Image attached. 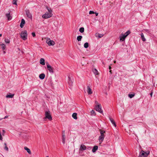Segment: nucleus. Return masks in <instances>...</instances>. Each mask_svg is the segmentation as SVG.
Wrapping results in <instances>:
<instances>
[{
    "label": "nucleus",
    "mask_w": 157,
    "mask_h": 157,
    "mask_svg": "<svg viewBox=\"0 0 157 157\" xmlns=\"http://www.w3.org/2000/svg\"><path fill=\"white\" fill-rule=\"evenodd\" d=\"M84 47L85 48H87L89 46V44L87 42L85 43L84 45Z\"/></svg>",
    "instance_id": "7c9ffc66"
},
{
    "label": "nucleus",
    "mask_w": 157,
    "mask_h": 157,
    "mask_svg": "<svg viewBox=\"0 0 157 157\" xmlns=\"http://www.w3.org/2000/svg\"><path fill=\"white\" fill-rule=\"evenodd\" d=\"M114 63H116V61H114Z\"/></svg>",
    "instance_id": "5fc2aeb1"
},
{
    "label": "nucleus",
    "mask_w": 157,
    "mask_h": 157,
    "mask_svg": "<svg viewBox=\"0 0 157 157\" xmlns=\"http://www.w3.org/2000/svg\"><path fill=\"white\" fill-rule=\"evenodd\" d=\"M3 132H5V130H3Z\"/></svg>",
    "instance_id": "3c124183"
},
{
    "label": "nucleus",
    "mask_w": 157,
    "mask_h": 157,
    "mask_svg": "<svg viewBox=\"0 0 157 157\" xmlns=\"http://www.w3.org/2000/svg\"><path fill=\"white\" fill-rule=\"evenodd\" d=\"M10 12L9 13H6V16L8 20H11L12 18V16L10 15Z\"/></svg>",
    "instance_id": "4468645a"
},
{
    "label": "nucleus",
    "mask_w": 157,
    "mask_h": 157,
    "mask_svg": "<svg viewBox=\"0 0 157 157\" xmlns=\"http://www.w3.org/2000/svg\"><path fill=\"white\" fill-rule=\"evenodd\" d=\"M62 136H65V131H63Z\"/></svg>",
    "instance_id": "ea45409f"
},
{
    "label": "nucleus",
    "mask_w": 157,
    "mask_h": 157,
    "mask_svg": "<svg viewBox=\"0 0 157 157\" xmlns=\"http://www.w3.org/2000/svg\"><path fill=\"white\" fill-rule=\"evenodd\" d=\"M134 96H135V94H129L128 95V97L130 98H132L133 97H134Z\"/></svg>",
    "instance_id": "2f4dec72"
},
{
    "label": "nucleus",
    "mask_w": 157,
    "mask_h": 157,
    "mask_svg": "<svg viewBox=\"0 0 157 157\" xmlns=\"http://www.w3.org/2000/svg\"><path fill=\"white\" fill-rule=\"evenodd\" d=\"M20 35L23 40H26L27 39V31L26 30L22 31Z\"/></svg>",
    "instance_id": "7ed1b4c3"
},
{
    "label": "nucleus",
    "mask_w": 157,
    "mask_h": 157,
    "mask_svg": "<svg viewBox=\"0 0 157 157\" xmlns=\"http://www.w3.org/2000/svg\"><path fill=\"white\" fill-rule=\"evenodd\" d=\"M14 95V94H12L11 93H10L9 94L6 95V98H13V97Z\"/></svg>",
    "instance_id": "a211bd4d"
},
{
    "label": "nucleus",
    "mask_w": 157,
    "mask_h": 157,
    "mask_svg": "<svg viewBox=\"0 0 157 157\" xmlns=\"http://www.w3.org/2000/svg\"><path fill=\"white\" fill-rule=\"evenodd\" d=\"M25 24V21L24 19H22L21 20V22L20 25V26L21 28H22Z\"/></svg>",
    "instance_id": "ddd939ff"
},
{
    "label": "nucleus",
    "mask_w": 157,
    "mask_h": 157,
    "mask_svg": "<svg viewBox=\"0 0 157 157\" xmlns=\"http://www.w3.org/2000/svg\"><path fill=\"white\" fill-rule=\"evenodd\" d=\"M87 92L88 94H92L93 92L92 91V90L91 89L90 86H87Z\"/></svg>",
    "instance_id": "1a4fd4ad"
},
{
    "label": "nucleus",
    "mask_w": 157,
    "mask_h": 157,
    "mask_svg": "<svg viewBox=\"0 0 157 157\" xmlns=\"http://www.w3.org/2000/svg\"><path fill=\"white\" fill-rule=\"evenodd\" d=\"M109 72L111 74H112V71L111 70H110L109 71Z\"/></svg>",
    "instance_id": "c03bdc74"
},
{
    "label": "nucleus",
    "mask_w": 157,
    "mask_h": 157,
    "mask_svg": "<svg viewBox=\"0 0 157 157\" xmlns=\"http://www.w3.org/2000/svg\"><path fill=\"white\" fill-rule=\"evenodd\" d=\"M95 109L97 111H98L101 113H103V111L101 109V105H96L95 107Z\"/></svg>",
    "instance_id": "0eeeda50"
},
{
    "label": "nucleus",
    "mask_w": 157,
    "mask_h": 157,
    "mask_svg": "<svg viewBox=\"0 0 157 157\" xmlns=\"http://www.w3.org/2000/svg\"><path fill=\"white\" fill-rule=\"evenodd\" d=\"M123 35H124L126 36V37L128 35L127 34V33H126V32L124 34H123Z\"/></svg>",
    "instance_id": "79ce46f5"
},
{
    "label": "nucleus",
    "mask_w": 157,
    "mask_h": 157,
    "mask_svg": "<svg viewBox=\"0 0 157 157\" xmlns=\"http://www.w3.org/2000/svg\"><path fill=\"white\" fill-rule=\"evenodd\" d=\"M103 35H104L102 34H98V37L99 38H101V37H102Z\"/></svg>",
    "instance_id": "f704fd0d"
},
{
    "label": "nucleus",
    "mask_w": 157,
    "mask_h": 157,
    "mask_svg": "<svg viewBox=\"0 0 157 157\" xmlns=\"http://www.w3.org/2000/svg\"><path fill=\"white\" fill-rule=\"evenodd\" d=\"M95 104L96 105H100V104H99L98 103V102L96 101H95Z\"/></svg>",
    "instance_id": "a19ab883"
},
{
    "label": "nucleus",
    "mask_w": 157,
    "mask_h": 157,
    "mask_svg": "<svg viewBox=\"0 0 157 157\" xmlns=\"http://www.w3.org/2000/svg\"><path fill=\"white\" fill-rule=\"evenodd\" d=\"M82 38V36H77V39L78 41H80L81 40Z\"/></svg>",
    "instance_id": "a878e982"
},
{
    "label": "nucleus",
    "mask_w": 157,
    "mask_h": 157,
    "mask_svg": "<svg viewBox=\"0 0 157 157\" xmlns=\"http://www.w3.org/2000/svg\"><path fill=\"white\" fill-rule=\"evenodd\" d=\"M0 45L1 46L3 50H4L6 49V46L4 44H0Z\"/></svg>",
    "instance_id": "b1692460"
},
{
    "label": "nucleus",
    "mask_w": 157,
    "mask_h": 157,
    "mask_svg": "<svg viewBox=\"0 0 157 157\" xmlns=\"http://www.w3.org/2000/svg\"><path fill=\"white\" fill-rule=\"evenodd\" d=\"M86 147L83 144H82L81 145L80 147L79 148V150L81 151H83L86 149Z\"/></svg>",
    "instance_id": "9d476101"
},
{
    "label": "nucleus",
    "mask_w": 157,
    "mask_h": 157,
    "mask_svg": "<svg viewBox=\"0 0 157 157\" xmlns=\"http://www.w3.org/2000/svg\"><path fill=\"white\" fill-rule=\"evenodd\" d=\"M119 37L120 38V41H122L125 40L126 37L124 35L122 34L120 35Z\"/></svg>",
    "instance_id": "9b49d317"
},
{
    "label": "nucleus",
    "mask_w": 157,
    "mask_h": 157,
    "mask_svg": "<svg viewBox=\"0 0 157 157\" xmlns=\"http://www.w3.org/2000/svg\"><path fill=\"white\" fill-rule=\"evenodd\" d=\"M39 78L41 79H43L45 77V75L44 74H40L39 76Z\"/></svg>",
    "instance_id": "f3484780"
},
{
    "label": "nucleus",
    "mask_w": 157,
    "mask_h": 157,
    "mask_svg": "<svg viewBox=\"0 0 157 157\" xmlns=\"http://www.w3.org/2000/svg\"><path fill=\"white\" fill-rule=\"evenodd\" d=\"M111 69V67H110V66H109V70H110Z\"/></svg>",
    "instance_id": "49530a36"
},
{
    "label": "nucleus",
    "mask_w": 157,
    "mask_h": 157,
    "mask_svg": "<svg viewBox=\"0 0 157 157\" xmlns=\"http://www.w3.org/2000/svg\"><path fill=\"white\" fill-rule=\"evenodd\" d=\"M77 113H74L72 115V117L74 119H77Z\"/></svg>",
    "instance_id": "5701e85b"
},
{
    "label": "nucleus",
    "mask_w": 157,
    "mask_h": 157,
    "mask_svg": "<svg viewBox=\"0 0 157 157\" xmlns=\"http://www.w3.org/2000/svg\"><path fill=\"white\" fill-rule=\"evenodd\" d=\"M45 118L48 119L49 120H52V117L50 114V112L49 110L46 111L45 112Z\"/></svg>",
    "instance_id": "20e7f679"
},
{
    "label": "nucleus",
    "mask_w": 157,
    "mask_h": 157,
    "mask_svg": "<svg viewBox=\"0 0 157 157\" xmlns=\"http://www.w3.org/2000/svg\"><path fill=\"white\" fill-rule=\"evenodd\" d=\"M4 144V145H5V147H4V149H5V150H6V151H8V150H9V148H8L7 147V146H6V143H5Z\"/></svg>",
    "instance_id": "c756f323"
},
{
    "label": "nucleus",
    "mask_w": 157,
    "mask_h": 157,
    "mask_svg": "<svg viewBox=\"0 0 157 157\" xmlns=\"http://www.w3.org/2000/svg\"><path fill=\"white\" fill-rule=\"evenodd\" d=\"M46 157H49L48 156H46Z\"/></svg>",
    "instance_id": "603ef678"
},
{
    "label": "nucleus",
    "mask_w": 157,
    "mask_h": 157,
    "mask_svg": "<svg viewBox=\"0 0 157 157\" xmlns=\"http://www.w3.org/2000/svg\"><path fill=\"white\" fill-rule=\"evenodd\" d=\"M13 4L17 5V0H13Z\"/></svg>",
    "instance_id": "c9c22d12"
},
{
    "label": "nucleus",
    "mask_w": 157,
    "mask_h": 157,
    "mask_svg": "<svg viewBox=\"0 0 157 157\" xmlns=\"http://www.w3.org/2000/svg\"><path fill=\"white\" fill-rule=\"evenodd\" d=\"M32 34L33 37H35L36 36V34L35 33H32Z\"/></svg>",
    "instance_id": "58836bf2"
},
{
    "label": "nucleus",
    "mask_w": 157,
    "mask_h": 157,
    "mask_svg": "<svg viewBox=\"0 0 157 157\" xmlns=\"http://www.w3.org/2000/svg\"><path fill=\"white\" fill-rule=\"evenodd\" d=\"M26 15L27 17L29 18L32 19V15L30 13L29 10H26L25 11Z\"/></svg>",
    "instance_id": "6e6552de"
},
{
    "label": "nucleus",
    "mask_w": 157,
    "mask_h": 157,
    "mask_svg": "<svg viewBox=\"0 0 157 157\" xmlns=\"http://www.w3.org/2000/svg\"><path fill=\"white\" fill-rule=\"evenodd\" d=\"M24 148L27 151L29 154H31V152L30 149L29 148H27L26 147H25Z\"/></svg>",
    "instance_id": "aec40b11"
},
{
    "label": "nucleus",
    "mask_w": 157,
    "mask_h": 157,
    "mask_svg": "<svg viewBox=\"0 0 157 157\" xmlns=\"http://www.w3.org/2000/svg\"><path fill=\"white\" fill-rule=\"evenodd\" d=\"M95 15H96V16H98V13L95 12Z\"/></svg>",
    "instance_id": "37998d69"
},
{
    "label": "nucleus",
    "mask_w": 157,
    "mask_h": 157,
    "mask_svg": "<svg viewBox=\"0 0 157 157\" xmlns=\"http://www.w3.org/2000/svg\"><path fill=\"white\" fill-rule=\"evenodd\" d=\"M104 137H105L104 136H103L102 135H101L99 137V140L100 141H101V142H102L103 141V140L104 139Z\"/></svg>",
    "instance_id": "6ab92c4d"
},
{
    "label": "nucleus",
    "mask_w": 157,
    "mask_h": 157,
    "mask_svg": "<svg viewBox=\"0 0 157 157\" xmlns=\"http://www.w3.org/2000/svg\"><path fill=\"white\" fill-rule=\"evenodd\" d=\"M98 149V146H95L94 147L92 151L93 152H95Z\"/></svg>",
    "instance_id": "412c9836"
},
{
    "label": "nucleus",
    "mask_w": 157,
    "mask_h": 157,
    "mask_svg": "<svg viewBox=\"0 0 157 157\" xmlns=\"http://www.w3.org/2000/svg\"><path fill=\"white\" fill-rule=\"evenodd\" d=\"M145 30L146 32H148V29H145Z\"/></svg>",
    "instance_id": "09e8293b"
},
{
    "label": "nucleus",
    "mask_w": 157,
    "mask_h": 157,
    "mask_svg": "<svg viewBox=\"0 0 157 157\" xmlns=\"http://www.w3.org/2000/svg\"><path fill=\"white\" fill-rule=\"evenodd\" d=\"M141 36L142 40L143 41H145L146 40L144 36V35L143 33H141Z\"/></svg>",
    "instance_id": "4be33fe9"
},
{
    "label": "nucleus",
    "mask_w": 157,
    "mask_h": 157,
    "mask_svg": "<svg viewBox=\"0 0 157 157\" xmlns=\"http://www.w3.org/2000/svg\"><path fill=\"white\" fill-rule=\"evenodd\" d=\"M5 41L6 43L9 44L10 43V40L8 39H5Z\"/></svg>",
    "instance_id": "72a5a7b5"
},
{
    "label": "nucleus",
    "mask_w": 157,
    "mask_h": 157,
    "mask_svg": "<svg viewBox=\"0 0 157 157\" xmlns=\"http://www.w3.org/2000/svg\"><path fill=\"white\" fill-rule=\"evenodd\" d=\"M109 119L111 123L113 124V126L116 127V123L114 121V120L111 117H109Z\"/></svg>",
    "instance_id": "f8f14e48"
},
{
    "label": "nucleus",
    "mask_w": 157,
    "mask_h": 157,
    "mask_svg": "<svg viewBox=\"0 0 157 157\" xmlns=\"http://www.w3.org/2000/svg\"><path fill=\"white\" fill-rule=\"evenodd\" d=\"M152 94H153L152 92H151V93H150V95H151V96H152Z\"/></svg>",
    "instance_id": "de8ad7c7"
},
{
    "label": "nucleus",
    "mask_w": 157,
    "mask_h": 157,
    "mask_svg": "<svg viewBox=\"0 0 157 157\" xmlns=\"http://www.w3.org/2000/svg\"><path fill=\"white\" fill-rule=\"evenodd\" d=\"M46 42L49 46L54 45L55 44V42L53 40H51L50 38L47 39Z\"/></svg>",
    "instance_id": "423d86ee"
},
{
    "label": "nucleus",
    "mask_w": 157,
    "mask_h": 157,
    "mask_svg": "<svg viewBox=\"0 0 157 157\" xmlns=\"http://www.w3.org/2000/svg\"><path fill=\"white\" fill-rule=\"evenodd\" d=\"M2 36V34H0V37H1Z\"/></svg>",
    "instance_id": "8fccbe9b"
},
{
    "label": "nucleus",
    "mask_w": 157,
    "mask_h": 157,
    "mask_svg": "<svg viewBox=\"0 0 157 157\" xmlns=\"http://www.w3.org/2000/svg\"><path fill=\"white\" fill-rule=\"evenodd\" d=\"M46 8L48 11V12H46L44 14L42 15V17L44 19H48L52 17V10L48 6L46 7Z\"/></svg>",
    "instance_id": "f257e3e1"
},
{
    "label": "nucleus",
    "mask_w": 157,
    "mask_h": 157,
    "mask_svg": "<svg viewBox=\"0 0 157 157\" xmlns=\"http://www.w3.org/2000/svg\"><path fill=\"white\" fill-rule=\"evenodd\" d=\"M46 63L47 67V69L49 71V72L51 74L54 73V71L53 70V68L50 66L48 63V62H46Z\"/></svg>",
    "instance_id": "39448f33"
},
{
    "label": "nucleus",
    "mask_w": 157,
    "mask_h": 157,
    "mask_svg": "<svg viewBox=\"0 0 157 157\" xmlns=\"http://www.w3.org/2000/svg\"><path fill=\"white\" fill-rule=\"evenodd\" d=\"M84 28L83 27H81L79 29V31L81 33H83V32H84Z\"/></svg>",
    "instance_id": "c85d7f7f"
},
{
    "label": "nucleus",
    "mask_w": 157,
    "mask_h": 157,
    "mask_svg": "<svg viewBox=\"0 0 157 157\" xmlns=\"http://www.w3.org/2000/svg\"><path fill=\"white\" fill-rule=\"evenodd\" d=\"M4 53H5V51H4Z\"/></svg>",
    "instance_id": "864d4df0"
},
{
    "label": "nucleus",
    "mask_w": 157,
    "mask_h": 157,
    "mask_svg": "<svg viewBox=\"0 0 157 157\" xmlns=\"http://www.w3.org/2000/svg\"><path fill=\"white\" fill-rule=\"evenodd\" d=\"M93 72L94 74L95 75H97L98 74V71L96 69H94L93 70Z\"/></svg>",
    "instance_id": "393cba45"
},
{
    "label": "nucleus",
    "mask_w": 157,
    "mask_h": 157,
    "mask_svg": "<svg viewBox=\"0 0 157 157\" xmlns=\"http://www.w3.org/2000/svg\"><path fill=\"white\" fill-rule=\"evenodd\" d=\"M95 12L93 11H90L89 13L90 14H91L93 13H94Z\"/></svg>",
    "instance_id": "e433bc0d"
},
{
    "label": "nucleus",
    "mask_w": 157,
    "mask_h": 157,
    "mask_svg": "<svg viewBox=\"0 0 157 157\" xmlns=\"http://www.w3.org/2000/svg\"><path fill=\"white\" fill-rule=\"evenodd\" d=\"M100 132L101 135H102L103 136H104V133H105V131L100 129Z\"/></svg>",
    "instance_id": "cd10ccee"
},
{
    "label": "nucleus",
    "mask_w": 157,
    "mask_h": 157,
    "mask_svg": "<svg viewBox=\"0 0 157 157\" xmlns=\"http://www.w3.org/2000/svg\"><path fill=\"white\" fill-rule=\"evenodd\" d=\"M91 114L92 115L94 116L96 115L95 111L94 110H92L91 111Z\"/></svg>",
    "instance_id": "473e14b6"
},
{
    "label": "nucleus",
    "mask_w": 157,
    "mask_h": 157,
    "mask_svg": "<svg viewBox=\"0 0 157 157\" xmlns=\"http://www.w3.org/2000/svg\"><path fill=\"white\" fill-rule=\"evenodd\" d=\"M68 83L70 86H71L72 85L73 81L72 79L70 78L69 76H68Z\"/></svg>",
    "instance_id": "2eb2a0df"
},
{
    "label": "nucleus",
    "mask_w": 157,
    "mask_h": 157,
    "mask_svg": "<svg viewBox=\"0 0 157 157\" xmlns=\"http://www.w3.org/2000/svg\"><path fill=\"white\" fill-rule=\"evenodd\" d=\"M40 63L42 65H44L45 64V60L43 58H41L40 60Z\"/></svg>",
    "instance_id": "dca6fc26"
},
{
    "label": "nucleus",
    "mask_w": 157,
    "mask_h": 157,
    "mask_svg": "<svg viewBox=\"0 0 157 157\" xmlns=\"http://www.w3.org/2000/svg\"><path fill=\"white\" fill-rule=\"evenodd\" d=\"M8 117V116H6L4 118V119H6V118H7Z\"/></svg>",
    "instance_id": "a18cd8bd"
},
{
    "label": "nucleus",
    "mask_w": 157,
    "mask_h": 157,
    "mask_svg": "<svg viewBox=\"0 0 157 157\" xmlns=\"http://www.w3.org/2000/svg\"><path fill=\"white\" fill-rule=\"evenodd\" d=\"M126 33H127V34L129 35L130 33V32L129 30H128L126 32Z\"/></svg>",
    "instance_id": "4c0bfd02"
},
{
    "label": "nucleus",
    "mask_w": 157,
    "mask_h": 157,
    "mask_svg": "<svg viewBox=\"0 0 157 157\" xmlns=\"http://www.w3.org/2000/svg\"><path fill=\"white\" fill-rule=\"evenodd\" d=\"M150 153V151H147L145 152L143 150H142L140 153L139 156V157H147Z\"/></svg>",
    "instance_id": "f03ea898"
},
{
    "label": "nucleus",
    "mask_w": 157,
    "mask_h": 157,
    "mask_svg": "<svg viewBox=\"0 0 157 157\" xmlns=\"http://www.w3.org/2000/svg\"><path fill=\"white\" fill-rule=\"evenodd\" d=\"M62 142L63 144H65V140H66V138L65 136H62Z\"/></svg>",
    "instance_id": "bb28decb"
}]
</instances>
